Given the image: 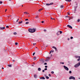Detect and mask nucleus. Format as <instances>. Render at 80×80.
I'll use <instances>...</instances> for the list:
<instances>
[{
	"label": "nucleus",
	"mask_w": 80,
	"mask_h": 80,
	"mask_svg": "<svg viewBox=\"0 0 80 80\" xmlns=\"http://www.w3.org/2000/svg\"><path fill=\"white\" fill-rule=\"evenodd\" d=\"M28 30L29 32H30L31 33H33L36 31V28H33V29H28Z\"/></svg>",
	"instance_id": "obj_1"
},
{
	"label": "nucleus",
	"mask_w": 80,
	"mask_h": 80,
	"mask_svg": "<svg viewBox=\"0 0 80 80\" xmlns=\"http://www.w3.org/2000/svg\"><path fill=\"white\" fill-rule=\"evenodd\" d=\"M80 65V63H78L74 66V67L75 68H77Z\"/></svg>",
	"instance_id": "obj_2"
},
{
	"label": "nucleus",
	"mask_w": 80,
	"mask_h": 80,
	"mask_svg": "<svg viewBox=\"0 0 80 80\" xmlns=\"http://www.w3.org/2000/svg\"><path fill=\"white\" fill-rule=\"evenodd\" d=\"M75 58H78V59H77L78 61H80V56H75Z\"/></svg>",
	"instance_id": "obj_3"
},
{
	"label": "nucleus",
	"mask_w": 80,
	"mask_h": 80,
	"mask_svg": "<svg viewBox=\"0 0 80 80\" xmlns=\"http://www.w3.org/2000/svg\"><path fill=\"white\" fill-rule=\"evenodd\" d=\"M69 80H71V79L75 80V77H74L73 76H71L69 78Z\"/></svg>",
	"instance_id": "obj_4"
},
{
	"label": "nucleus",
	"mask_w": 80,
	"mask_h": 80,
	"mask_svg": "<svg viewBox=\"0 0 80 80\" xmlns=\"http://www.w3.org/2000/svg\"><path fill=\"white\" fill-rule=\"evenodd\" d=\"M63 67L65 70H68V68L65 66H63Z\"/></svg>",
	"instance_id": "obj_5"
},
{
	"label": "nucleus",
	"mask_w": 80,
	"mask_h": 80,
	"mask_svg": "<svg viewBox=\"0 0 80 80\" xmlns=\"http://www.w3.org/2000/svg\"><path fill=\"white\" fill-rule=\"evenodd\" d=\"M67 27H68L69 28H71V29H72V27L69 25H67Z\"/></svg>",
	"instance_id": "obj_6"
},
{
	"label": "nucleus",
	"mask_w": 80,
	"mask_h": 80,
	"mask_svg": "<svg viewBox=\"0 0 80 80\" xmlns=\"http://www.w3.org/2000/svg\"><path fill=\"white\" fill-rule=\"evenodd\" d=\"M5 27H0V30H4V29H5Z\"/></svg>",
	"instance_id": "obj_7"
},
{
	"label": "nucleus",
	"mask_w": 80,
	"mask_h": 80,
	"mask_svg": "<svg viewBox=\"0 0 80 80\" xmlns=\"http://www.w3.org/2000/svg\"><path fill=\"white\" fill-rule=\"evenodd\" d=\"M40 79H42L43 80H45V77H41L40 78Z\"/></svg>",
	"instance_id": "obj_8"
},
{
	"label": "nucleus",
	"mask_w": 80,
	"mask_h": 80,
	"mask_svg": "<svg viewBox=\"0 0 80 80\" xmlns=\"http://www.w3.org/2000/svg\"><path fill=\"white\" fill-rule=\"evenodd\" d=\"M41 61L42 62V63H45V61H44V59H41Z\"/></svg>",
	"instance_id": "obj_9"
},
{
	"label": "nucleus",
	"mask_w": 80,
	"mask_h": 80,
	"mask_svg": "<svg viewBox=\"0 0 80 80\" xmlns=\"http://www.w3.org/2000/svg\"><path fill=\"white\" fill-rule=\"evenodd\" d=\"M52 48H55V51H57V48L53 46Z\"/></svg>",
	"instance_id": "obj_10"
},
{
	"label": "nucleus",
	"mask_w": 80,
	"mask_h": 80,
	"mask_svg": "<svg viewBox=\"0 0 80 80\" xmlns=\"http://www.w3.org/2000/svg\"><path fill=\"white\" fill-rule=\"evenodd\" d=\"M34 78H37V75L35 74L34 75Z\"/></svg>",
	"instance_id": "obj_11"
},
{
	"label": "nucleus",
	"mask_w": 80,
	"mask_h": 80,
	"mask_svg": "<svg viewBox=\"0 0 80 80\" xmlns=\"http://www.w3.org/2000/svg\"><path fill=\"white\" fill-rule=\"evenodd\" d=\"M65 1H66V2H70L72 1V0H65Z\"/></svg>",
	"instance_id": "obj_12"
},
{
	"label": "nucleus",
	"mask_w": 80,
	"mask_h": 80,
	"mask_svg": "<svg viewBox=\"0 0 80 80\" xmlns=\"http://www.w3.org/2000/svg\"><path fill=\"white\" fill-rule=\"evenodd\" d=\"M57 35H60V33H59V31L57 33Z\"/></svg>",
	"instance_id": "obj_13"
},
{
	"label": "nucleus",
	"mask_w": 80,
	"mask_h": 80,
	"mask_svg": "<svg viewBox=\"0 0 80 80\" xmlns=\"http://www.w3.org/2000/svg\"><path fill=\"white\" fill-rule=\"evenodd\" d=\"M38 71H40L41 70V68H38Z\"/></svg>",
	"instance_id": "obj_14"
},
{
	"label": "nucleus",
	"mask_w": 80,
	"mask_h": 80,
	"mask_svg": "<svg viewBox=\"0 0 80 80\" xmlns=\"http://www.w3.org/2000/svg\"><path fill=\"white\" fill-rule=\"evenodd\" d=\"M23 22V21H21V22H19V24H20L21 23H22V22Z\"/></svg>",
	"instance_id": "obj_15"
},
{
	"label": "nucleus",
	"mask_w": 80,
	"mask_h": 80,
	"mask_svg": "<svg viewBox=\"0 0 80 80\" xmlns=\"http://www.w3.org/2000/svg\"><path fill=\"white\" fill-rule=\"evenodd\" d=\"M64 7L62 5H61L60 6V8H63Z\"/></svg>",
	"instance_id": "obj_16"
},
{
	"label": "nucleus",
	"mask_w": 80,
	"mask_h": 80,
	"mask_svg": "<svg viewBox=\"0 0 80 80\" xmlns=\"http://www.w3.org/2000/svg\"><path fill=\"white\" fill-rule=\"evenodd\" d=\"M45 78H47V79H49V77L48 76H46Z\"/></svg>",
	"instance_id": "obj_17"
},
{
	"label": "nucleus",
	"mask_w": 80,
	"mask_h": 80,
	"mask_svg": "<svg viewBox=\"0 0 80 80\" xmlns=\"http://www.w3.org/2000/svg\"><path fill=\"white\" fill-rule=\"evenodd\" d=\"M8 66L9 67H12V65H8Z\"/></svg>",
	"instance_id": "obj_18"
},
{
	"label": "nucleus",
	"mask_w": 80,
	"mask_h": 80,
	"mask_svg": "<svg viewBox=\"0 0 80 80\" xmlns=\"http://www.w3.org/2000/svg\"><path fill=\"white\" fill-rule=\"evenodd\" d=\"M46 5H47L48 6H49V5H50V4L47 3L46 4Z\"/></svg>",
	"instance_id": "obj_19"
},
{
	"label": "nucleus",
	"mask_w": 80,
	"mask_h": 80,
	"mask_svg": "<svg viewBox=\"0 0 80 80\" xmlns=\"http://www.w3.org/2000/svg\"><path fill=\"white\" fill-rule=\"evenodd\" d=\"M13 34H14V35H17V33L16 32H13Z\"/></svg>",
	"instance_id": "obj_20"
},
{
	"label": "nucleus",
	"mask_w": 80,
	"mask_h": 80,
	"mask_svg": "<svg viewBox=\"0 0 80 80\" xmlns=\"http://www.w3.org/2000/svg\"><path fill=\"white\" fill-rule=\"evenodd\" d=\"M59 32L60 33V34H62V31H59Z\"/></svg>",
	"instance_id": "obj_21"
},
{
	"label": "nucleus",
	"mask_w": 80,
	"mask_h": 80,
	"mask_svg": "<svg viewBox=\"0 0 80 80\" xmlns=\"http://www.w3.org/2000/svg\"><path fill=\"white\" fill-rule=\"evenodd\" d=\"M50 4V5H53V3L51 2V3H50V4Z\"/></svg>",
	"instance_id": "obj_22"
},
{
	"label": "nucleus",
	"mask_w": 80,
	"mask_h": 80,
	"mask_svg": "<svg viewBox=\"0 0 80 80\" xmlns=\"http://www.w3.org/2000/svg\"><path fill=\"white\" fill-rule=\"evenodd\" d=\"M12 62H15V61L14 60H12Z\"/></svg>",
	"instance_id": "obj_23"
},
{
	"label": "nucleus",
	"mask_w": 80,
	"mask_h": 80,
	"mask_svg": "<svg viewBox=\"0 0 80 80\" xmlns=\"http://www.w3.org/2000/svg\"><path fill=\"white\" fill-rule=\"evenodd\" d=\"M15 45H18V43L15 42Z\"/></svg>",
	"instance_id": "obj_24"
},
{
	"label": "nucleus",
	"mask_w": 80,
	"mask_h": 80,
	"mask_svg": "<svg viewBox=\"0 0 80 80\" xmlns=\"http://www.w3.org/2000/svg\"><path fill=\"white\" fill-rule=\"evenodd\" d=\"M28 23H29V22H26V24H28Z\"/></svg>",
	"instance_id": "obj_25"
},
{
	"label": "nucleus",
	"mask_w": 80,
	"mask_h": 80,
	"mask_svg": "<svg viewBox=\"0 0 80 80\" xmlns=\"http://www.w3.org/2000/svg\"><path fill=\"white\" fill-rule=\"evenodd\" d=\"M19 20V18H18L17 20H16V22H18V20Z\"/></svg>",
	"instance_id": "obj_26"
},
{
	"label": "nucleus",
	"mask_w": 80,
	"mask_h": 80,
	"mask_svg": "<svg viewBox=\"0 0 80 80\" xmlns=\"http://www.w3.org/2000/svg\"><path fill=\"white\" fill-rule=\"evenodd\" d=\"M36 44H37V43H33V46H35V45H36Z\"/></svg>",
	"instance_id": "obj_27"
},
{
	"label": "nucleus",
	"mask_w": 80,
	"mask_h": 80,
	"mask_svg": "<svg viewBox=\"0 0 80 80\" xmlns=\"http://www.w3.org/2000/svg\"><path fill=\"white\" fill-rule=\"evenodd\" d=\"M33 59L34 60H36V57L34 58Z\"/></svg>",
	"instance_id": "obj_28"
},
{
	"label": "nucleus",
	"mask_w": 80,
	"mask_h": 80,
	"mask_svg": "<svg viewBox=\"0 0 80 80\" xmlns=\"http://www.w3.org/2000/svg\"><path fill=\"white\" fill-rule=\"evenodd\" d=\"M6 27L7 28H9V26H6Z\"/></svg>",
	"instance_id": "obj_29"
},
{
	"label": "nucleus",
	"mask_w": 80,
	"mask_h": 80,
	"mask_svg": "<svg viewBox=\"0 0 80 80\" xmlns=\"http://www.w3.org/2000/svg\"><path fill=\"white\" fill-rule=\"evenodd\" d=\"M3 3V2L2 1H0V4H2Z\"/></svg>",
	"instance_id": "obj_30"
},
{
	"label": "nucleus",
	"mask_w": 80,
	"mask_h": 80,
	"mask_svg": "<svg viewBox=\"0 0 80 80\" xmlns=\"http://www.w3.org/2000/svg\"><path fill=\"white\" fill-rule=\"evenodd\" d=\"M69 73H72V71H69Z\"/></svg>",
	"instance_id": "obj_31"
},
{
	"label": "nucleus",
	"mask_w": 80,
	"mask_h": 80,
	"mask_svg": "<svg viewBox=\"0 0 80 80\" xmlns=\"http://www.w3.org/2000/svg\"><path fill=\"white\" fill-rule=\"evenodd\" d=\"M67 17H69L68 16H65V18H67Z\"/></svg>",
	"instance_id": "obj_32"
},
{
	"label": "nucleus",
	"mask_w": 80,
	"mask_h": 80,
	"mask_svg": "<svg viewBox=\"0 0 80 80\" xmlns=\"http://www.w3.org/2000/svg\"><path fill=\"white\" fill-rule=\"evenodd\" d=\"M41 11H42V9H40L38 11L41 12Z\"/></svg>",
	"instance_id": "obj_33"
},
{
	"label": "nucleus",
	"mask_w": 80,
	"mask_h": 80,
	"mask_svg": "<svg viewBox=\"0 0 80 80\" xmlns=\"http://www.w3.org/2000/svg\"><path fill=\"white\" fill-rule=\"evenodd\" d=\"M35 52H34L32 54V55L34 56V55H35Z\"/></svg>",
	"instance_id": "obj_34"
},
{
	"label": "nucleus",
	"mask_w": 80,
	"mask_h": 80,
	"mask_svg": "<svg viewBox=\"0 0 80 80\" xmlns=\"http://www.w3.org/2000/svg\"><path fill=\"white\" fill-rule=\"evenodd\" d=\"M51 73H52V74L54 73V72L53 71H52Z\"/></svg>",
	"instance_id": "obj_35"
},
{
	"label": "nucleus",
	"mask_w": 80,
	"mask_h": 80,
	"mask_svg": "<svg viewBox=\"0 0 80 80\" xmlns=\"http://www.w3.org/2000/svg\"><path fill=\"white\" fill-rule=\"evenodd\" d=\"M73 38L72 37H70L71 39H73Z\"/></svg>",
	"instance_id": "obj_36"
},
{
	"label": "nucleus",
	"mask_w": 80,
	"mask_h": 80,
	"mask_svg": "<svg viewBox=\"0 0 80 80\" xmlns=\"http://www.w3.org/2000/svg\"><path fill=\"white\" fill-rule=\"evenodd\" d=\"M77 22H80V19H78V20Z\"/></svg>",
	"instance_id": "obj_37"
},
{
	"label": "nucleus",
	"mask_w": 80,
	"mask_h": 80,
	"mask_svg": "<svg viewBox=\"0 0 80 80\" xmlns=\"http://www.w3.org/2000/svg\"><path fill=\"white\" fill-rule=\"evenodd\" d=\"M48 76L49 77H51V74H49V75H48Z\"/></svg>",
	"instance_id": "obj_38"
},
{
	"label": "nucleus",
	"mask_w": 80,
	"mask_h": 80,
	"mask_svg": "<svg viewBox=\"0 0 80 80\" xmlns=\"http://www.w3.org/2000/svg\"><path fill=\"white\" fill-rule=\"evenodd\" d=\"M51 52H54V51H53V50H52L51 51Z\"/></svg>",
	"instance_id": "obj_39"
},
{
	"label": "nucleus",
	"mask_w": 80,
	"mask_h": 80,
	"mask_svg": "<svg viewBox=\"0 0 80 80\" xmlns=\"http://www.w3.org/2000/svg\"><path fill=\"white\" fill-rule=\"evenodd\" d=\"M24 13H26V14H28V13L27 12H24Z\"/></svg>",
	"instance_id": "obj_40"
},
{
	"label": "nucleus",
	"mask_w": 80,
	"mask_h": 80,
	"mask_svg": "<svg viewBox=\"0 0 80 80\" xmlns=\"http://www.w3.org/2000/svg\"><path fill=\"white\" fill-rule=\"evenodd\" d=\"M25 21H27V20H28V19H26L25 20Z\"/></svg>",
	"instance_id": "obj_41"
},
{
	"label": "nucleus",
	"mask_w": 80,
	"mask_h": 80,
	"mask_svg": "<svg viewBox=\"0 0 80 80\" xmlns=\"http://www.w3.org/2000/svg\"><path fill=\"white\" fill-rule=\"evenodd\" d=\"M47 62H45V63H44V65H47Z\"/></svg>",
	"instance_id": "obj_42"
},
{
	"label": "nucleus",
	"mask_w": 80,
	"mask_h": 80,
	"mask_svg": "<svg viewBox=\"0 0 80 80\" xmlns=\"http://www.w3.org/2000/svg\"><path fill=\"white\" fill-rule=\"evenodd\" d=\"M47 30H46V29H44V32H46Z\"/></svg>",
	"instance_id": "obj_43"
},
{
	"label": "nucleus",
	"mask_w": 80,
	"mask_h": 80,
	"mask_svg": "<svg viewBox=\"0 0 80 80\" xmlns=\"http://www.w3.org/2000/svg\"><path fill=\"white\" fill-rule=\"evenodd\" d=\"M60 63H62V64H64V62H62V63L60 62Z\"/></svg>",
	"instance_id": "obj_44"
},
{
	"label": "nucleus",
	"mask_w": 80,
	"mask_h": 80,
	"mask_svg": "<svg viewBox=\"0 0 80 80\" xmlns=\"http://www.w3.org/2000/svg\"><path fill=\"white\" fill-rule=\"evenodd\" d=\"M45 68H47V67H48L47 66H45Z\"/></svg>",
	"instance_id": "obj_45"
},
{
	"label": "nucleus",
	"mask_w": 80,
	"mask_h": 80,
	"mask_svg": "<svg viewBox=\"0 0 80 80\" xmlns=\"http://www.w3.org/2000/svg\"><path fill=\"white\" fill-rule=\"evenodd\" d=\"M51 19H52V20H55V18H51Z\"/></svg>",
	"instance_id": "obj_46"
},
{
	"label": "nucleus",
	"mask_w": 80,
	"mask_h": 80,
	"mask_svg": "<svg viewBox=\"0 0 80 80\" xmlns=\"http://www.w3.org/2000/svg\"><path fill=\"white\" fill-rule=\"evenodd\" d=\"M47 70V68H45V69H44V70Z\"/></svg>",
	"instance_id": "obj_47"
},
{
	"label": "nucleus",
	"mask_w": 80,
	"mask_h": 80,
	"mask_svg": "<svg viewBox=\"0 0 80 80\" xmlns=\"http://www.w3.org/2000/svg\"><path fill=\"white\" fill-rule=\"evenodd\" d=\"M45 72V70H42V72Z\"/></svg>",
	"instance_id": "obj_48"
},
{
	"label": "nucleus",
	"mask_w": 80,
	"mask_h": 80,
	"mask_svg": "<svg viewBox=\"0 0 80 80\" xmlns=\"http://www.w3.org/2000/svg\"><path fill=\"white\" fill-rule=\"evenodd\" d=\"M41 23H44V21H42V22H41Z\"/></svg>",
	"instance_id": "obj_49"
},
{
	"label": "nucleus",
	"mask_w": 80,
	"mask_h": 80,
	"mask_svg": "<svg viewBox=\"0 0 80 80\" xmlns=\"http://www.w3.org/2000/svg\"><path fill=\"white\" fill-rule=\"evenodd\" d=\"M70 40V39L69 38H68V40Z\"/></svg>",
	"instance_id": "obj_50"
},
{
	"label": "nucleus",
	"mask_w": 80,
	"mask_h": 80,
	"mask_svg": "<svg viewBox=\"0 0 80 80\" xmlns=\"http://www.w3.org/2000/svg\"><path fill=\"white\" fill-rule=\"evenodd\" d=\"M51 53H52V52H51V51H50V53H49V54H50Z\"/></svg>",
	"instance_id": "obj_51"
},
{
	"label": "nucleus",
	"mask_w": 80,
	"mask_h": 80,
	"mask_svg": "<svg viewBox=\"0 0 80 80\" xmlns=\"http://www.w3.org/2000/svg\"><path fill=\"white\" fill-rule=\"evenodd\" d=\"M68 15H70V13H68Z\"/></svg>",
	"instance_id": "obj_52"
},
{
	"label": "nucleus",
	"mask_w": 80,
	"mask_h": 80,
	"mask_svg": "<svg viewBox=\"0 0 80 80\" xmlns=\"http://www.w3.org/2000/svg\"><path fill=\"white\" fill-rule=\"evenodd\" d=\"M7 10V9H5V12H6V11Z\"/></svg>",
	"instance_id": "obj_53"
},
{
	"label": "nucleus",
	"mask_w": 80,
	"mask_h": 80,
	"mask_svg": "<svg viewBox=\"0 0 80 80\" xmlns=\"http://www.w3.org/2000/svg\"><path fill=\"white\" fill-rule=\"evenodd\" d=\"M8 16H9V17H11V15H9Z\"/></svg>",
	"instance_id": "obj_54"
},
{
	"label": "nucleus",
	"mask_w": 80,
	"mask_h": 80,
	"mask_svg": "<svg viewBox=\"0 0 80 80\" xmlns=\"http://www.w3.org/2000/svg\"><path fill=\"white\" fill-rule=\"evenodd\" d=\"M43 8L41 9V10H43Z\"/></svg>",
	"instance_id": "obj_55"
},
{
	"label": "nucleus",
	"mask_w": 80,
	"mask_h": 80,
	"mask_svg": "<svg viewBox=\"0 0 80 80\" xmlns=\"http://www.w3.org/2000/svg\"><path fill=\"white\" fill-rule=\"evenodd\" d=\"M2 69H4V68L2 67Z\"/></svg>",
	"instance_id": "obj_56"
},
{
	"label": "nucleus",
	"mask_w": 80,
	"mask_h": 80,
	"mask_svg": "<svg viewBox=\"0 0 80 80\" xmlns=\"http://www.w3.org/2000/svg\"><path fill=\"white\" fill-rule=\"evenodd\" d=\"M48 58L49 59V58Z\"/></svg>",
	"instance_id": "obj_57"
},
{
	"label": "nucleus",
	"mask_w": 80,
	"mask_h": 80,
	"mask_svg": "<svg viewBox=\"0 0 80 80\" xmlns=\"http://www.w3.org/2000/svg\"><path fill=\"white\" fill-rule=\"evenodd\" d=\"M8 18H9V16H8Z\"/></svg>",
	"instance_id": "obj_58"
},
{
	"label": "nucleus",
	"mask_w": 80,
	"mask_h": 80,
	"mask_svg": "<svg viewBox=\"0 0 80 80\" xmlns=\"http://www.w3.org/2000/svg\"><path fill=\"white\" fill-rule=\"evenodd\" d=\"M36 18H37V16H36Z\"/></svg>",
	"instance_id": "obj_59"
},
{
	"label": "nucleus",
	"mask_w": 80,
	"mask_h": 80,
	"mask_svg": "<svg viewBox=\"0 0 80 80\" xmlns=\"http://www.w3.org/2000/svg\"><path fill=\"white\" fill-rule=\"evenodd\" d=\"M22 7H23V5H22Z\"/></svg>",
	"instance_id": "obj_60"
},
{
	"label": "nucleus",
	"mask_w": 80,
	"mask_h": 80,
	"mask_svg": "<svg viewBox=\"0 0 80 80\" xmlns=\"http://www.w3.org/2000/svg\"><path fill=\"white\" fill-rule=\"evenodd\" d=\"M47 61H48V59H47Z\"/></svg>",
	"instance_id": "obj_61"
},
{
	"label": "nucleus",
	"mask_w": 80,
	"mask_h": 80,
	"mask_svg": "<svg viewBox=\"0 0 80 80\" xmlns=\"http://www.w3.org/2000/svg\"><path fill=\"white\" fill-rule=\"evenodd\" d=\"M51 56H52V54H51Z\"/></svg>",
	"instance_id": "obj_62"
},
{
	"label": "nucleus",
	"mask_w": 80,
	"mask_h": 80,
	"mask_svg": "<svg viewBox=\"0 0 80 80\" xmlns=\"http://www.w3.org/2000/svg\"><path fill=\"white\" fill-rule=\"evenodd\" d=\"M78 79H80V78H79Z\"/></svg>",
	"instance_id": "obj_63"
},
{
	"label": "nucleus",
	"mask_w": 80,
	"mask_h": 80,
	"mask_svg": "<svg viewBox=\"0 0 80 80\" xmlns=\"http://www.w3.org/2000/svg\"><path fill=\"white\" fill-rule=\"evenodd\" d=\"M69 20H70V18H69Z\"/></svg>",
	"instance_id": "obj_64"
}]
</instances>
